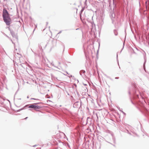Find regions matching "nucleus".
Segmentation results:
<instances>
[{
  "label": "nucleus",
  "instance_id": "473e14b6",
  "mask_svg": "<svg viewBox=\"0 0 149 149\" xmlns=\"http://www.w3.org/2000/svg\"><path fill=\"white\" fill-rule=\"evenodd\" d=\"M108 142L109 143H110L111 144H111V143H110V142Z\"/></svg>",
  "mask_w": 149,
  "mask_h": 149
},
{
  "label": "nucleus",
  "instance_id": "c03bdc74",
  "mask_svg": "<svg viewBox=\"0 0 149 149\" xmlns=\"http://www.w3.org/2000/svg\"><path fill=\"white\" fill-rule=\"evenodd\" d=\"M35 30V29H34V30H33V31H34Z\"/></svg>",
  "mask_w": 149,
  "mask_h": 149
},
{
  "label": "nucleus",
  "instance_id": "ea45409f",
  "mask_svg": "<svg viewBox=\"0 0 149 149\" xmlns=\"http://www.w3.org/2000/svg\"><path fill=\"white\" fill-rule=\"evenodd\" d=\"M124 44H125V42H124V43H123L124 45Z\"/></svg>",
  "mask_w": 149,
  "mask_h": 149
},
{
  "label": "nucleus",
  "instance_id": "393cba45",
  "mask_svg": "<svg viewBox=\"0 0 149 149\" xmlns=\"http://www.w3.org/2000/svg\"><path fill=\"white\" fill-rule=\"evenodd\" d=\"M86 89H85V91H87V89L86 88Z\"/></svg>",
  "mask_w": 149,
  "mask_h": 149
},
{
  "label": "nucleus",
  "instance_id": "9d476101",
  "mask_svg": "<svg viewBox=\"0 0 149 149\" xmlns=\"http://www.w3.org/2000/svg\"><path fill=\"white\" fill-rule=\"evenodd\" d=\"M35 104H34V109L35 110H36V109H40V108H41V107L38 106V105H35Z\"/></svg>",
  "mask_w": 149,
  "mask_h": 149
},
{
  "label": "nucleus",
  "instance_id": "f3484780",
  "mask_svg": "<svg viewBox=\"0 0 149 149\" xmlns=\"http://www.w3.org/2000/svg\"><path fill=\"white\" fill-rule=\"evenodd\" d=\"M80 19H81V21H82V22H83V23H84V20H83L81 17V16H80Z\"/></svg>",
  "mask_w": 149,
  "mask_h": 149
},
{
  "label": "nucleus",
  "instance_id": "2eb2a0df",
  "mask_svg": "<svg viewBox=\"0 0 149 149\" xmlns=\"http://www.w3.org/2000/svg\"><path fill=\"white\" fill-rule=\"evenodd\" d=\"M84 8H82L79 13L80 16H81V13L84 11Z\"/></svg>",
  "mask_w": 149,
  "mask_h": 149
},
{
  "label": "nucleus",
  "instance_id": "f03ea898",
  "mask_svg": "<svg viewBox=\"0 0 149 149\" xmlns=\"http://www.w3.org/2000/svg\"><path fill=\"white\" fill-rule=\"evenodd\" d=\"M132 90H130L129 91V94L130 95H132L133 97L135 98H139V94L140 95V97L142 99L143 98V97L142 96V94L140 93L139 91L136 88H134L132 87Z\"/></svg>",
  "mask_w": 149,
  "mask_h": 149
},
{
  "label": "nucleus",
  "instance_id": "37998d69",
  "mask_svg": "<svg viewBox=\"0 0 149 149\" xmlns=\"http://www.w3.org/2000/svg\"><path fill=\"white\" fill-rule=\"evenodd\" d=\"M147 3V1H146V3Z\"/></svg>",
  "mask_w": 149,
  "mask_h": 149
},
{
  "label": "nucleus",
  "instance_id": "4468645a",
  "mask_svg": "<svg viewBox=\"0 0 149 149\" xmlns=\"http://www.w3.org/2000/svg\"><path fill=\"white\" fill-rule=\"evenodd\" d=\"M113 33L116 36L118 34V33L117 31L116 30H113Z\"/></svg>",
  "mask_w": 149,
  "mask_h": 149
},
{
  "label": "nucleus",
  "instance_id": "58836bf2",
  "mask_svg": "<svg viewBox=\"0 0 149 149\" xmlns=\"http://www.w3.org/2000/svg\"><path fill=\"white\" fill-rule=\"evenodd\" d=\"M87 13V12H86V13Z\"/></svg>",
  "mask_w": 149,
  "mask_h": 149
},
{
  "label": "nucleus",
  "instance_id": "6e6552de",
  "mask_svg": "<svg viewBox=\"0 0 149 149\" xmlns=\"http://www.w3.org/2000/svg\"><path fill=\"white\" fill-rule=\"evenodd\" d=\"M29 105H25L24 107H23L22 108L20 109H18L17 110V111H15V112H19L20 111L22 110L23 109H25L26 108V107H27L28 106H29Z\"/></svg>",
  "mask_w": 149,
  "mask_h": 149
},
{
  "label": "nucleus",
  "instance_id": "ddd939ff",
  "mask_svg": "<svg viewBox=\"0 0 149 149\" xmlns=\"http://www.w3.org/2000/svg\"><path fill=\"white\" fill-rule=\"evenodd\" d=\"M0 101L1 102L0 103V104H2L3 103L4 100L2 98L0 97Z\"/></svg>",
  "mask_w": 149,
  "mask_h": 149
},
{
  "label": "nucleus",
  "instance_id": "f8f14e48",
  "mask_svg": "<svg viewBox=\"0 0 149 149\" xmlns=\"http://www.w3.org/2000/svg\"><path fill=\"white\" fill-rule=\"evenodd\" d=\"M85 72V71L84 70H81L80 71L79 73L81 75H82V74H84Z\"/></svg>",
  "mask_w": 149,
  "mask_h": 149
},
{
  "label": "nucleus",
  "instance_id": "c9c22d12",
  "mask_svg": "<svg viewBox=\"0 0 149 149\" xmlns=\"http://www.w3.org/2000/svg\"><path fill=\"white\" fill-rule=\"evenodd\" d=\"M71 97L72 98H73V96H71Z\"/></svg>",
  "mask_w": 149,
  "mask_h": 149
},
{
  "label": "nucleus",
  "instance_id": "a18cd8bd",
  "mask_svg": "<svg viewBox=\"0 0 149 149\" xmlns=\"http://www.w3.org/2000/svg\"><path fill=\"white\" fill-rule=\"evenodd\" d=\"M118 64H119V63H118Z\"/></svg>",
  "mask_w": 149,
  "mask_h": 149
},
{
  "label": "nucleus",
  "instance_id": "39448f33",
  "mask_svg": "<svg viewBox=\"0 0 149 149\" xmlns=\"http://www.w3.org/2000/svg\"><path fill=\"white\" fill-rule=\"evenodd\" d=\"M9 29L10 31V33L13 37L16 39H17V35L15 33L14 31L12 30H11L10 28H9Z\"/></svg>",
  "mask_w": 149,
  "mask_h": 149
},
{
  "label": "nucleus",
  "instance_id": "f257e3e1",
  "mask_svg": "<svg viewBox=\"0 0 149 149\" xmlns=\"http://www.w3.org/2000/svg\"><path fill=\"white\" fill-rule=\"evenodd\" d=\"M2 16L3 20L6 24L8 26L10 25L11 24V19L9 13L5 8H4L3 10Z\"/></svg>",
  "mask_w": 149,
  "mask_h": 149
},
{
  "label": "nucleus",
  "instance_id": "7c9ffc66",
  "mask_svg": "<svg viewBox=\"0 0 149 149\" xmlns=\"http://www.w3.org/2000/svg\"><path fill=\"white\" fill-rule=\"evenodd\" d=\"M117 58H118V54H117Z\"/></svg>",
  "mask_w": 149,
  "mask_h": 149
},
{
  "label": "nucleus",
  "instance_id": "7ed1b4c3",
  "mask_svg": "<svg viewBox=\"0 0 149 149\" xmlns=\"http://www.w3.org/2000/svg\"><path fill=\"white\" fill-rule=\"evenodd\" d=\"M139 109L141 112L144 113L146 116L149 115V112L144 106L139 108Z\"/></svg>",
  "mask_w": 149,
  "mask_h": 149
},
{
  "label": "nucleus",
  "instance_id": "a19ab883",
  "mask_svg": "<svg viewBox=\"0 0 149 149\" xmlns=\"http://www.w3.org/2000/svg\"><path fill=\"white\" fill-rule=\"evenodd\" d=\"M85 19V18L84 19H84Z\"/></svg>",
  "mask_w": 149,
  "mask_h": 149
},
{
  "label": "nucleus",
  "instance_id": "c756f323",
  "mask_svg": "<svg viewBox=\"0 0 149 149\" xmlns=\"http://www.w3.org/2000/svg\"><path fill=\"white\" fill-rule=\"evenodd\" d=\"M60 64H61V63H60V62H58V64H59V65H60Z\"/></svg>",
  "mask_w": 149,
  "mask_h": 149
},
{
  "label": "nucleus",
  "instance_id": "0eeeda50",
  "mask_svg": "<svg viewBox=\"0 0 149 149\" xmlns=\"http://www.w3.org/2000/svg\"><path fill=\"white\" fill-rule=\"evenodd\" d=\"M40 103H34L33 104H31L28 107V108H33L34 109V104H37Z\"/></svg>",
  "mask_w": 149,
  "mask_h": 149
},
{
  "label": "nucleus",
  "instance_id": "2f4dec72",
  "mask_svg": "<svg viewBox=\"0 0 149 149\" xmlns=\"http://www.w3.org/2000/svg\"><path fill=\"white\" fill-rule=\"evenodd\" d=\"M46 24H47V25L48 24V22H47Z\"/></svg>",
  "mask_w": 149,
  "mask_h": 149
},
{
  "label": "nucleus",
  "instance_id": "5701e85b",
  "mask_svg": "<svg viewBox=\"0 0 149 149\" xmlns=\"http://www.w3.org/2000/svg\"><path fill=\"white\" fill-rule=\"evenodd\" d=\"M28 118V117H26V118H25L24 119L26 120Z\"/></svg>",
  "mask_w": 149,
  "mask_h": 149
},
{
  "label": "nucleus",
  "instance_id": "423d86ee",
  "mask_svg": "<svg viewBox=\"0 0 149 149\" xmlns=\"http://www.w3.org/2000/svg\"><path fill=\"white\" fill-rule=\"evenodd\" d=\"M79 104V102L77 101L74 103L73 105V107L74 108H78Z\"/></svg>",
  "mask_w": 149,
  "mask_h": 149
},
{
  "label": "nucleus",
  "instance_id": "20e7f679",
  "mask_svg": "<svg viewBox=\"0 0 149 149\" xmlns=\"http://www.w3.org/2000/svg\"><path fill=\"white\" fill-rule=\"evenodd\" d=\"M47 45V44L46 42H42L39 44V47L41 50H42V48L45 49Z\"/></svg>",
  "mask_w": 149,
  "mask_h": 149
},
{
  "label": "nucleus",
  "instance_id": "dca6fc26",
  "mask_svg": "<svg viewBox=\"0 0 149 149\" xmlns=\"http://www.w3.org/2000/svg\"><path fill=\"white\" fill-rule=\"evenodd\" d=\"M55 67L57 68H58V69L59 70H61V67L60 66H59L58 67H57L56 66Z\"/></svg>",
  "mask_w": 149,
  "mask_h": 149
},
{
  "label": "nucleus",
  "instance_id": "a878e982",
  "mask_svg": "<svg viewBox=\"0 0 149 149\" xmlns=\"http://www.w3.org/2000/svg\"><path fill=\"white\" fill-rule=\"evenodd\" d=\"M127 131L128 132V133L131 135V133H129V131L128 130H127Z\"/></svg>",
  "mask_w": 149,
  "mask_h": 149
},
{
  "label": "nucleus",
  "instance_id": "bb28decb",
  "mask_svg": "<svg viewBox=\"0 0 149 149\" xmlns=\"http://www.w3.org/2000/svg\"><path fill=\"white\" fill-rule=\"evenodd\" d=\"M36 145H35L33 146V147H36Z\"/></svg>",
  "mask_w": 149,
  "mask_h": 149
},
{
  "label": "nucleus",
  "instance_id": "1a4fd4ad",
  "mask_svg": "<svg viewBox=\"0 0 149 149\" xmlns=\"http://www.w3.org/2000/svg\"><path fill=\"white\" fill-rule=\"evenodd\" d=\"M144 62L143 63V67L144 70L146 71V67H145V63L146 61V57L144 56Z\"/></svg>",
  "mask_w": 149,
  "mask_h": 149
},
{
  "label": "nucleus",
  "instance_id": "f704fd0d",
  "mask_svg": "<svg viewBox=\"0 0 149 149\" xmlns=\"http://www.w3.org/2000/svg\"><path fill=\"white\" fill-rule=\"evenodd\" d=\"M113 146H115V145H113Z\"/></svg>",
  "mask_w": 149,
  "mask_h": 149
},
{
  "label": "nucleus",
  "instance_id": "4c0bfd02",
  "mask_svg": "<svg viewBox=\"0 0 149 149\" xmlns=\"http://www.w3.org/2000/svg\"><path fill=\"white\" fill-rule=\"evenodd\" d=\"M29 96H27V98H29Z\"/></svg>",
  "mask_w": 149,
  "mask_h": 149
},
{
  "label": "nucleus",
  "instance_id": "6ab92c4d",
  "mask_svg": "<svg viewBox=\"0 0 149 149\" xmlns=\"http://www.w3.org/2000/svg\"><path fill=\"white\" fill-rule=\"evenodd\" d=\"M31 100H39V99H35V98H31Z\"/></svg>",
  "mask_w": 149,
  "mask_h": 149
},
{
  "label": "nucleus",
  "instance_id": "b1692460",
  "mask_svg": "<svg viewBox=\"0 0 149 149\" xmlns=\"http://www.w3.org/2000/svg\"><path fill=\"white\" fill-rule=\"evenodd\" d=\"M61 31H60V32H59L58 33V34L60 33H61Z\"/></svg>",
  "mask_w": 149,
  "mask_h": 149
},
{
  "label": "nucleus",
  "instance_id": "aec40b11",
  "mask_svg": "<svg viewBox=\"0 0 149 149\" xmlns=\"http://www.w3.org/2000/svg\"><path fill=\"white\" fill-rule=\"evenodd\" d=\"M124 114H125V113L124 112H123V111H122V110H120Z\"/></svg>",
  "mask_w": 149,
  "mask_h": 149
},
{
  "label": "nucleus",
  "instance_id": "4be33fe9",
  "mask_svg": "<svg viewBox=\"0 0 149 149\" xmlns=\"http://www.w3.org/2000/svg\"><path fill=\"white\" fill-rule=\"evenodd\" d=\"M113 141H114V142L115 143V139L113 138Z\"/></svg>",
  "mask_w": 149,
  "mask_h": 149
},
{
  "label": "nucleus",
  "instance_id": "79ce46f5",
  "mask_svg": "<svg viewBox=\"0 0 149 149\" xmlns=\"http://www.w3.org/2000/svg\"><path fill=\"white\" fill-rule=\"evenodd\" d=\"M77 81L78 82H79V81L78 80H77Z\"/></svg>",
  "mask_w": 149,
  "mask_h": 149
},
{
  "label": "nucleus",
  "instance_id": "c85d7f7f",
  "mask_svg": "<svg viewBox=\"0 0 149 149\" xmlns=\"http://www.w3.org/2000/svg\"><path fill=\"white\" fill-rule=\"evenodd\" d=\"M84 86H86L87 85L86 84H84Z\"/></svg>",
  "mask_w": 149,
  "mask_h": 149
},
{
  "label": "nucleus",
  "instance_id": "e433bc0d",
  "mask_svg": "<svg viewBox=\"0 0 149 149\" xmlns=\"http://www.w3.org/2000/svg\"><path fill=\"white\" fill-rule=\"evenodd\" d=\"M31 110V109H29V110Z\"/></svg>",
  "mask_w": 149,
  "mask_h": 149
},
{
  "label": "nucleus",
  "instance_id": "412c9836",
  "mask_svg": "<svg viewBox=\"0 0 149 149\" xmlns=\"http://www.w3.org/2000/svg\"><path fill=\"white\" fill-rule=\"evenodd\" d=\"M118 78H119V77H116L115 78V79H118Z\"/></svg>",
  "mask_w": 149,
  "mask_h": 149
},
{
  "label": "nucleus",
  "instance_id": "49530a36",
  "mask_svg": "<svg viewBox=\"0 0 149 149\" xmlns=\"http://www.w3.org/2000/svg\"><path fill=\"white\" fill-rule=\"evenodd\" d=\"M75 86H76V84H75Z\"/></svg>",
  "mask_w": 149,
  "mask_h": 149
},
{
  "label": "nucleus",
  "instance_id": "9b49d317",
  "mask_svg": "<svg viewBox=\"0 0 149 149\" xmlns=\"http://www.w3.org/2000/svg\"><path fill=\"white\" fill-rule=\"evenodd\" d=\"M111 15H110V17L112 18H114L115 17V14L113 12H112L111 14Z\"/></svg>",
  "mask_w": 149,
  "mask_h": 149
},
{
  "label": "nucleus",
  "instance_id": "72a5a7b5",
  "mask_svg": "<svg viewBox=\"0 0 149 149\" xmlns=\"http://www.w3.org/2000/svg\"><path fill=\"white\" fill-rule=\"evenodd\" d=\"M11 41H12V43H13V42L12 41V40H11Z\"/></svg>",
  "mask_w": 149,
  "mask_h": 149
},
{
  "label": "nucleus",
  "instance_id": "a211bd4d",
  "mask_svg": "<svg viewBox=\"0 0 149 149\" xmlns=\"http://www.w3.org/2000/svg\"><path fill=\"white\" fill-rule=\"evenodd\" d=\"M51 65H52L54 67H56V66L54 65V64L52 62L51 63H50Z\"/></svg>",
  "mask_w": 149,
  "mask_h": 149
},
{
  "label": "nucleus",
  "instance_id": "cd10ccee",
  "mask_svg": "<svg viewBox=\"0 0 149 149\" xmlns=\"http://www.w3.org/2000/svg\"><path fill=\"white\" fill-rule=\"evenodd\" d=\"M67 94L68 95H69V93H68V92H67Z\"/></svg>",
  "mask_w": 149,
  "mask_h": 149
}]
</instances>
